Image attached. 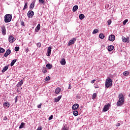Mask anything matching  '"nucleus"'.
Returning a JSON list of instances; mask_svg holds the SVG:
<instances>
[{"instance_id":"nucleus-1","label":"nucleus","mask_w":130,"mask_h":130,"mask_svg":"<svg viewBox=\"0 0 130 130\" xmlns=\"http://www.w3.org/2000/svg\"><path fill=\"white\" fill-rule=\"evenodd\" d=\"M119 100L116 103L117 106H121L124 104V97L122 93H120L118 95Z\"/></svg>"},{"instance_id":"nucleus-2","label":"nucleus","mask_w":130,"mask_h":130,"mask_svg":"<svg viewBox=\"0 0 130 130\" xmlns=\"http://www.w3.org/2000/svg\"><path fill=\"white\" fill-rule=\"evenodd\" d=\"M106 88H111L112 87V80L111 78H108L106 80L105 83Z\"/></svg>"},{"instance_id":"nucleus-3","label":"nucleus","mask_w":130,"mask_h":130,"mask_svg":"<svg viewBox=\"0 0 130 130\" xmlns=\"http://www.w3.org/2000/svg\"><path fill=\"white\" fill-rule=\"evenodd\" d=\"M4 18L5 23H10V21H12V15L11 14H6Z\"/></svg>"},{"instance_id":"nucleus-4","label":"nucleus","mask_w":130,"mask_h":130,"mask_svg":"<svg viewBox=\"0 0 130 130\" xmlns=\"http://www.w3.org/2000/svg\"><path fill=\"white\" fill-rule=\"evenodd\" d=\"M76 40H77V39H76V38H75L70 40L68 44V46H70L71 45H73V44H74L75 42H76Z\"/></svg>"},{"instance_id":"nucleus-5","label":"nucleus","mask_w":130,"mask_h":130,"mask_svg":"<svg viewBox=\"0 0 130 130\" xmlns=\"http://www.w3.org/2000/svg\"><path fill=\"white\" fill-rule=\"evenodd\" d=\"M110 104H108L107 105H105L104 108L103 109V111L104 112H106V111H108L109 110V107H110Z\"/></svg>"},{"instance_id":"nucleus-6","label":"nucleus","mask_w":130,"mask_h":130,"mask_svg":"<svg viewBox=\"0 0 130 130\" xmlns=\"http://www.w3.org/2000/svg\"><path fill=\"white\" fill-rule=\"evenodd\" d=\"M2 33L3 36H5L7 34V29H6V26L5 25L1 27Z\"/></svg>"},{"instance_id":"nucleus-7","label":"nucleus","mask_w":130,"mask_h":130,"mask_svg":"<svg viewBox=\"0 0 130 130\" xmlns=\"http://www.w3.org/2000/svg\"><path fill=\"white\" fill-rule=\"evenodd\" d=\"M8 40L10 43H14V42H15V41H16L15 38H14V37L12 36H9Z\"/></svg>"},{"instance_id":"nucleus-8","label":"nucleus","mask_w":130,"mask_h":130,"mask_svg":"<svg viewBox=\"0 0 130 130\" xmlns=\"http://www.w3.org/2000/svg\"><path fill=\"white\" fill-rule=\"evenodd\" d=\"M27 16L28 18H32L34 16V12L33 11H29L27 13Z\"/></svg>"},{"instance_id":"nucleus-9","label":"nucleus","mask_w":130,"mask_h":130,"mask_svg":"<svg viewBox=\"0 0 130 130\" xmlns=\"http://www.w3.org/2000/svg\"><path fill=\"white\" fill-rule=\"evenodd\" d=\"M122 40L123 42H127V43H128V42H129V38H125V37H122Z\"/></svg>"},{"instance_id":"nucleus-10","label":"nucleus","mask_w":130,"mask_h":130,"mask_svg":"<svg viewBox=\"0 0 130 130\" xmlns=\"http://www.w3.org/2000/svg\"><path fill=\"white\" fill-rule=\"evenodd\" d=\"M109 40L110 41H112V42L113 41H114L115 40V36L113 35H111V36H110L109 37Z\"/></svg>"},{"instance_id":"nucleus-11","label":"nucleus","mask_w":130,"mask_h":130,"mask_svg":"<svg viewBox=\"0 0 130 130\" xmlns=\"http://www.w3.org/2000/svg\"><path fill=\"white\" fill-rule=\"evenodd\" d=\"M51 49L52 48L51 47H48L47 49V56H50V54H51Z\"/></svg>"},{"instance_id":"nucleus-12","label":"nucleus","mask_w":130,"mask_h":130,"mask_svg":"<svg viewBox=\"0 0 130 130\" xmlns=\"http://www.w3.org/2000/svg\"><path fill=\"white\" fill-rule=\"evenodd\" d=\"M10 54H11V50L8 49L4 54V56H5V57H7L8 55H10Z\"/></svg>"},{"instance_id":"nucleus-13","label":"nucleus","mask_w":130,"mask_h":130,"mask_svg":"<svg viewBox=\"0 0 130 130\" xmlns=\"http://www.w3.org/2000/svg\"><path fill=\"white\" fill-rule=\"evenodd\" d=\"M79 106H80L79 105V104H75L74 105H73L72 106V109L73 110H77V109H78V108H79Z\"/></svg>"},{"instance_id":"nucleus-14","label":"nucleus","mask_w":130,"mask_h":130,"mask_svg":"<svg viewBox=\"0 0 130 130\" xmlns=\"http://www.w3.org/2000/svg\"><path fill=\"white\" fill-rule=\"evenodd\" d=\"M60 91H61V89L60 87H57L55 90V94H59L60 93Z\"/></svg>"},{"instance_id":"nucleus-15","label":"nucleus","mask_w":130,"mask_h":130,"mask_svg":"<svg viewBox=\"0 0 130 130\" xmlns=\"http://www.w3.org/2000/svg\"><path fill=\"white\" fill-rule=\"evenodd\" d=\"M60 63L61 64V66H65L66 63H67V62L66 61V59H61Z\"/></svg>"},{"instance_id":"nucleus-16","label":"nucleus","mask_w":130,"mask_h":130,"mask_svg":"<svg viewBox=\"0 0 130 130\" xmlns=\"http://www.w3.org/2000/svg\"><path fill=\"white\" fill-rule=\"evenodd\" d=\"M34 7H35V2L34 1L32 3L30 4V5L29 6L30 10L34 9Z\"/></svg>"},{"instance_id":"nucleus-17","label":"nucleus","mask_w":130,"mask_h":130,"mask_svg":"<svg viewBox=\"0 0 130 130\" xmlns=\"http://www.w3.org/2000/svg\"><path fill=\"white\" fill-rule=\"evenodd\" d=\"M61 99V95H59L57 98L54 99L55 102H58Z\"/></svg>"},{"instance_id":"nucleus-18","label":"nucleus","mask_w":130,"mask_h":130,"mask_svg":"<svg viewBox=\"0 0 130 130\" xmlns=\"http://www.w3.org/2000/svg\"><path fill=\"white\" fill-rule=\"evenodd\" d=\"M113 49H114V46H113L112 45H110V46H108V51H112Z\"/></svg>"},{"instance_id":"nucleus-19","label":"nucleus","mask_w":130,"mask_h":130,"mask_svg":"<svg viewBox=\"0 0 130 130\" xmlns=\"http://www.w3.org/2000/svg\"><path fill=\"white\" fill-rule=\"evenodd\" d=\"M78 9H79V7L77 5L74 6L73 8V12H76L78 10Z\"/></svg>"},{"instance_id":"nucleus-20","label":"nucleus","mask_w":130,"mask_h":130,"mask_svg":"<svg viewBox=\"0 0 130 130\" xmlns=\"http://www.w3.org/2000/svg\"><path fill=\"white\" fill-rule=\"evenodd\" d=\"M8 69H9V66H5L2 71V73H5V72H6V71H8Z\"/></svg>"},{"instance_id":"nucleus-21","label":"nucleus","mask_w":130,"mask_h":130,"mask_svg":"<svg viewBox=\"0 0 130 130\" xmlns=\"http://www.w3.org/2000/svg\"><path fill=\"white\" fill-rule=\"evenodd\" d=\"M46 68H47L48 70H51V69H52V64L48 63L46 64Z\"/></svg>"},{"instance_id":"nucleus-22","label":"nucleus","mask_w":130,"mask_h":130,"mask_svg":"<svg viewBox=\"0 0 130 130\" xmlns=\"http://www.w3.org/2000/svg\"><path fill=\"white\" fill-rule=\"evenodd\" d=\"M40 30V24H38L37 26L36 27L35 31L38 32Z\"/></svg>"},{"instance_id":"nucleus-23","label":"nucleus","mask_w":130,"mask_h":130,"mask_svg":"<svg viewBox=\"0 0 130 130\" xmlns=\"http://www.w3.org/2000/svg\"><path fill=\"white\" fill-rule=\"evenodd\" d=\"M26 9H28V2H25L23 11H25Z\"/></svg>"},{"instance_id":"nucleus-24","label":"nucleus","mask_w":130,"mask_h":130,"mask_svg":"<svg viewBox=\"0 0 130 130\" xmlns=\"http://www.w3.org/2000/svg\"><path fill=\"white\" fill-rule=\"evenodd\" d=\"M23 83H24V81H23V80H21L20 82L18 83V87H21V86L23 85Z\"/></svg>"},{"instance_id":"nucleus-25","label":"nucleus","mask_w":130,"mask_h":130,"mask_svg":"<svg viewBox=\"0 0 130 130\" xmlns=\"http://www.w3.org/2000/svg\"><path fill=\"white\" fill-rule=\"evenodd\" d=\"M105 37V36H104V34H103V33L102 34H100L99 35V38L101 39H104V38Z\"/></svg>"},{"instance_id":"nucleus-26","label":"nucleus","mask_w":130,"mask_h":130,"mask_svg":"<svg viewBox=\"0 0 130 130\" xmlns=\"http://www.w3.org/2000/svg\"><path fill=\"white\" fill-rule=\"evenodd\" d=\"M85 18V15L83 14H81L79 15V19L80 20H83Z\"/></svg>"},{"instance_id":"nucleus-27","label":"nucleus","mask_w":130,"mask_h":130,"mask_svg":"<svg viewBox=\"0 0 130 130\" xmlns=\"http://www.w3.org/2000/svg\"><path fill=\"white\" fill-rule=\"evenodd\" d=\"M17 61V59H14L12 61L11 63H10L11 67H13L14 64H15V63Z\"/></svg>"},{"instance_id":"nucleus-28","label":"nucleus","mask_w":130,"mask_h":130,"mask_svg":"<svg viewBox=\"0 0 130 130\" xmlns=\"http://www.w3.org/2000/svg\"><path fill=\"white\" fill-rule=\"evenodd\" d=\"M73 114L74 115H75V116H78V115H79V112H78V111H76L75 110V111H73Z\"/></svg>"},{"instance_id":"nucleus-29","label":"nucleus","mask_w":130,"mask_h":130,"mask_svg":"<svg viewBox=\"0 0 130 130\" xmlns=\"http://www.w3.org/2000/svg\"><path fill=\"white\" fill-rule=\"evenodd\" d=\"M4 106H6V107H10V104L8 102H6L4 103Z\"/></svg>"},{"instance_id":"nucleus-30","label":"nucleus","mask_w":130,"mask_h":130,"mask_svg":"<svg viewBox=\"0 0 130 130\" xmlns=\"http://www.w3.org/2000/svg\"><path fill=\"white\" fill-rule=\"evenodd\" d=\"M123 76H128L129 75V73L127 71H125L123 73Z\"/></svg>"},{"instance_id":"nucleus-31","label":"nucleus","mask_w":130,"mask_h":130,"mask_svg":"<svg viewBox=\"0 0 130 130\" xmlns=\"http://www.w3.org/2000/svg\"><path fill=\"white\" fill-rule=\"evenodd\" d=\"M24 125H25V123L24 122L21 123L19 128H23L24 127Z\"/></svg>"},{"instance_id":"nucleus-32","label":"nucleus","mask_w":130,"mask_h":130,"mask_svg":"<svg viewBox=\"0 0 130 130\" xmlns=\"http://www.w3.org/2000/svg\"><path fill=\"white\" fill-rule=\"evenodd\" d=\"M5 51V49L0 47V53H4Z\"/></svg>"},{"instance_id":"nucleus-33","label":"nucleus","mask_w":130,"mask_h":130,"mask_svg":"<svg viewBox=\"0 0 130 130\" xmlns=\"http://www.w3.org/2000/svg\"><path fill=\"white\" fill-rule=\"evenodd\" d=\"M42 72L43 73H44V74L47 73V70H46V68H44L42 70Z\"/></svg>"},{"instance_id":"nucleus-34","label":"nucleus","mask_w":130,"mask_h":130,"mask_svg":"<svg viewBox=\"0 0 130 130\" xmlns=\"http://www.w3.org/2000/svg\"><path fill=\"white\" fill-rule=\"evenodd\" d=\"M14 50L15 51H19L20 50V47H16Z\"/></svg>"},{"instance_id":"nucleus-35","label":"nucleus","mask_w":130,"mask_h":130,"mask_svg":"<svg viewBox=\"0 0 130 130\" xmlns=\"http://www.w3.org/2000/svg\"><path fill=\"white\" fill-rule=\"evenodd\" d=\"M97 97V94L96 93H93L92 95V99H95Z\"/></svg>"},{"instance_id":"nucleus-36","label":"nucleus","mask_w":130,"mask_h":130,"mask_svg":"<svg viewBox=\"0 0 130 130\" xmlns=\"http://www.w3.org/2000/svg\"><path fill=\"white\" fill-rule=\"evenodd\" d=\"M20 24L21 26H23V27H25V23L23 20H21L20 22Z\"/></svg>"},{"instance_id":"nucleus-37","label":"nucleus","mask_w":130,"mask_h":130,"mask_svg":"<svg viewBox=\"0 0 130 130\" xmlns=\"http://www.w3.org/2000/svg\"><path fill=\"white\" fill-rule=\"evenodd\" d=\"M39 2L40 4H42L43 5H44V3H45L44 0H39Z\"/></svg>"},{"instance_id":"nucleus-38","label":"nucleus","mask_w":130,"mask_h":130,"mask_svg":"<svg viewBox=\"0 0 130 130\" xmlns=\"http://www.w3.org/2000/svg\"><path fill=\"white\" fill-rule=\"evenodd\" d=\"M98 31L99 30L98 29H94L93 31V34H96V33H98Z\"/></svg>"},{"instance_id":"nucleus-39","label":"nucleus","mask_w":130,"mask_h":130,"mask_svg":"<svg viewBox=\"0 0 130 130\" xmlns=\"http://www.w3.org/2000/svg\"><path fill=\"white\" fill-rule=\"evenodd\" d=\"M127 22H128V19H125V20H124L123 22V24L126 25Z\"/></svg>"},{"instance_id":"nucleus-40","label":"nucleus","mask_w":130,"mask_h":130,"mask_svg":"<svg viewBox=\"0 0 130 130\" xmlns=\"http://www.w3.org/2000/svg\"><path fill=\"white\" fill-rule=\"evenodd\" d=\"M62 130H69V128H68V126H64L62 127Z\"/></svg>"},{"instance_id":"nucleus-41","label":"nucleus","mask_w":130,"mask_h":130,"mask_svg":"<svg viewBox=\"0 0 130 130\" xmlns=\"http://www.w3.org/2000/svg\"><path fill=\"white\" fill-rule=\"evenodd\" d=\"M45 80L47 81H50V77L48 76L46 78Z\"/></svg>"},{"instance_id":"nucleus-42","label":"nucleus","mask_w":130,"mask_h":130,"mask_svg":"<svg viewBox=\"0 0 130 130\" xmlns=\"http://www.w3.org/2000/svg\"><path fill=\"white\" fill-rule=\"evenodd\" d=\"M37 46H38V47H41V43H38L37 44Z\"/></svg>"},{"instance_id":"nucleus-43","label":"nucleus","mask_w":130,"mask_h":130,"mask_svg":"<svg viewBox=\"0 0 130 130\" xmlns=\"http://www.w3.org/2000/svg\"><path fill=\"white\" fill-rule=\"evenodd\" d=\"M76 98L77 99H80L81 98V96H80V94H77V95H76Z\"/></svg>"},{"instance_id":"nucleus-44","label":"nucleus","mask_w":130,"mask_h":130,"mask_svg":"<svg viewBox=\"0 0 130 130\" xmlns=\"http://www.w3.org/2000/svg\"><path fill=\"white\" fill-rule=\"evenodd\" d=\"M108 25H110L111 24V20L109 19L107 21Z\"/></svg>"},{"instance_id":"nucleus-45","label":"nucleus","mask_w":130,"mask_h":130,"mask_svg":"<svg viewBox=\"0 0 130 130\" xmlns=\"http://www.w3.org/2000/svg\"><path fill=\"white\" fill-rule=\"evenodd\" d=\"M52 118H53V115H51L49 117V120H51V119H52Z\"/></svg>"},{"instance_id":"nucleus-46","label":"nucleus","mask_w":130,"mask_h":130,"mask_svg":"<svg viewBox=\"0 0 130 130\" xmlns=\"http://www.w3.org/2000/svg\"><path fill=\"white\" fill-rule=\"evenodd\" d=\"M26 53H28L29 52V48H27L25 49Z\"/></svg>"},{"instance_id":"nucleus-47","label":"nucleus","mask_w":130,"mask_h":130,"mask_svg":"<svg viewBox=\"0 0 130 130\" xmlns=\"http://www.w3.org/2000/svg\"><path fill=\"white\" fill-rule=\"evenodd\" d=\"M15 103H17V102L18 101V96H17L15 98Z\"/></svg>"},{"instance_id":"nucleus-48","label":"nucleus","mask_w":130,"mask_h":130,"mask_svg":"<svg viewBox=\"0 0 130 130\" xmlns=\"http://www.w3.org/2000/svg\"><path fill=\"white\" fill-rule=\"evenodd\" d=\"M42 105V104H40V105H38L37 106L38 108H41V106Z\"/></svg>"},{"instance_id":"nucleus-49","label":"nucleus","mask_w":130,"mask_h":130,"mask_svg":"<svg viewBox=\"0 0 130 130\" xmlns=\"http://www.w3.org/2000/svg\"><path fill=\"white\" fill-rule=\"evenodd\" d=\"M95 81H96L95 79L93 80H92V81L90 82V83H91V84H94V83H95Z\"/></svg>"},{"instance_id":"nucleus-50","label":"nucleus","mask_w":130,"mask_h":130,"mask_svg":"<svg viewBox=\"0 0 130 130\" xmlns=\"http://www.w3.org/2000/svg\"><path fill=\"white\" fill-rule=\"evenodd\" d=\"M42 126H39V127H38L37 130H42Z\"/></svg>"},{"instance_id":"nucleus-51","label":"nucleus","mask_w":130,"mask_h":130,"mask_svg":"<svg viewBox=\"0 0 130 130\" xmlns=\"http://www.w3.org/2000/svg\"><path fill=\"white\" fill-rule=\"evenodd\" d=\"M4 120H8V117H7V116L4 117Z\"/></svg>"},{"instance_id":"nucleus-52","label":"nucleus","mask_w":130,"mask_h":130,"mask_svg":"<svg viewBox=\"0 0 130 130\" xmlns=\"http://www.w3.org/2000/svg\"><path fill=\"white\" fill-rule=\"evenodd\" d=\"M120 126V123H118L116 125V126Z\"/></svg>"},{"instance_id":"nucleus-53","label":"nucleus","mask_w":130,"mask_h":130,"mask_svg":"<svg viewBox=\"0 0 130 130\" xmlns=\"http://www.w3.org/2000/svg\"><path fill=\"white\" fill-rule=\"evenodd\" d=\"M68 89H72V86H71V84H69Z\"/></svg>"},{"instance_id":"nucleus-54","label":"nucleus","mask_w":130,"mask_h":130,"mask_svg":"<svg viewBox=\"0 0 130 130\" xmlns=\"http://www.w3.org/2000/svg\"><path fill=\"white\" fill-rule=\"evenodd\" d=\"M95 88H99V86H97L96 87H95Z\"/></svg>"},{"instance_id":"nucleus-55","label":"nucleus","mask_w":130,"mask_h":130,"mask_svg":"<svg viewBox=\"0 0 130 130\" xmlns=\"http://www.w3.org/2000/svg\"><path fill=\"white\" fill-rule=\"evenodd\" d=\"M128 96L130 97V93L129 94Z\"/></svg>"}]
</instances>
